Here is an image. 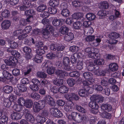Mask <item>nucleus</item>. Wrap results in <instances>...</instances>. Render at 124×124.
<instances>
[{"mask_svg":"<svg viewBox=\"0 0 124 124\" xmlns=\"http://www.w3.org/2000/svg\"><path fill=\"white\" fill-rule=\"evenodd\" d=\"M83 84L84 86H87V89L85 88L80 89L78 91V94L80 96L82 97H85L86 96L87 93L89 92L90 89H92V88H90L89 86L91 85L92 83L89 81L87 80L84 81L83 82Z\"/></svg>","mask_w":124,"mask_h":124,"instance_id":"nucleus-1","label":"nucleus"},{"mask_svg":"<svg viewBox=\"0 0 124 124\" xmlns=\"http://www.w3.org/2000/svg\"><path fill=\"white\" fill-rule=\"evenodd\" d=\"M46 105L45 100H40L35 103L33 108V111L34 112L38 113L41 109L44 108Z\"/></svg>","mask_w":124,"mask_h":124,"instance_id":"nucleus-2","label":"nucleus"},{"mask_svg":"<svg viewBox=\"0 0 124 124\" xmlns=\"http://www.w3.org/2000/svg\"><path fill=\"white\" fill-rule=\"evenodd\" d=\"M53 27L51 25L48 24L47 26L42 31L43 35L45 36V38H48L50 36V32H51L52 35L54 36L55 34L54 32Z\"/></svg>","mask_w":124,"mask_h":124,"instance_id":"nucleus-3","label":"nucleus"},{"mask_svg":"<svg viewBox=\"0 0 124 124\" xmlns=\"http://www.w3.org/2000/svg\"><path fill=\"white\" fill-rule=\"evenodd\" d=\"M63 69L66 71H70L71 69L69 66L70 60L69 58L67 57H64L63 59Z\"/></svg>","mask_w":124,"mask_h":124,"instance_id":"nucleus-4","label":"nucleus"},{"mask_svg":"<svg viewBox=\"0 0 124 124\" xmlns=\"http://www.w3.org/2000/svg\"><path fill=\"white\" fill-rule=\"evenodd\" d=\"M52 65V63L51 62L47 61L46 62H44L43 64V65L45 67H47V72L49 75H52L54 73V71L55 70V68L52 66L49 68L50 64Z\"/></svg>","mask_w":124,"mask_h":124,"instance_id":"nucleus-5","label":"nucleus"},{"mask_svg":"<svg viewBox=\"0 0 124 124\" xmlns=\"http://www.w3.org/2000/svg\"><path fill=\"white\" fill-rule=\"evenodd\" d=\"M90 99L91 101H94L96 103H100L103 101L104 98L102 96L96 94L92 95Z\"/></svg>","mask_w":124,"mask_h":124,"instance_id":"nucleus-6","label":"nucleus"},{"mask_svg":"<svg viewBox=\"0 0 124 124\" xmlns=\"http://www.w3.org/2000/svg\"><path fill=\"white\" fill-rule=\"evenodd\" d=\"M44 100L45 102L50 106L54 107L56 105L55 102L50 95H46L45 97Z\"/></svg>","mask_w":124,"mask_h":124,"instance_id":"nucleus-7","label":"nucleus"},{"mask_svg":"<svg viewBox=\"0 0 124 124\" xmlns=\"http://www.w3.org/2000/svg\"><path fill=\"white\" fill-rule=\"evenodd\" d=\"M2 73L4 78L0 77V81L4 82L6 81V79H11L12 78V75L5 70L3 71Z\"/></svg>","mask_w":124,"mask_h":124,"instance_id":"nucleus-8","label":"nucleus"},{"mask_svg":"<svg viewBox=\"0 0 124 124\" xmlns=\"http://www.w3.org/2000/svg\"><path fill=\"white\" fill-rule=\"evenodd\" d=\"M11 24V23L9 20H5L2 22L1 28L3 30H7L10 27Z\"/></svg>","mask_w":124,"mask_h":124,"instance_id":"nucleus-9","label":"nucleus"},{"mask_svg":"<svg viewBox=\"0 0 124 124\" xmlns=\"http://www.w3.org/2000/svg\"><path fill=\"white\" fill-rule=\"evenodd\" d=\"M63 22L64 20L62 19H57V18H54L53 19L52 23L55 26L60 27L62 25Z\"/></svg>","mask_w":124,"mask_h":124,"instance_id":"nucleus-10","label":"nucleus"},{"mask_svg":"<svg viewBox=\"0 0 124 124\" xmlns=\"http://www.w3.org/2000/svg\"><path fill=\"white\" fill-rule=\"evenodd\" d=\"M94 52H91L89 53L88 56L89 57L92 59H99L100 56L99 55L98 50L97 51H94Z\"/></svg>","mask_w":124,"mask_h":124,"instance_id":"nucleus-11","label":"nucleus"},{"mask_svg":"<svg viewBox=\"0 0 124 124\" xmlns=\"http://www.w3.org/2000/svg\"><path fill=\"white\" fill-rule=\"evenodd\" d=\"M22 116V115L21 113L16 112H14L11 115V119L15 120H18L20 119Z\"/></svg>","mask_w":124,"mask_h":124,"instance_id":"nucleus-12","label":"nucleus"},{"mask_svg":"<svg viewBox=\"0 0 124 124\" xmlns=\"http://www.w3.org/2000/svg\"><path fill=\"white\" fill-rule=\"evenodd\" d=\"M56 74L59 77L64 78L67 75L65 71L57 69L55 71Z\"/></svg>","mask_w":124,"mask_h":124,"instance_id":"nucleus-13","label":"nucleus"},{"mask_svg":"<svg viewBox=\"0 0 124 124\" xmlns=\"http://www.w3.org/2000/svg\"><path fill=\"white\" fill-rule=\"evenodd\" d=\"M108 66L109 69L113 72L117 70L118 68V66L117 64L115 62L110 63Z\"/></svg>","mask_w":124,"mask_h":124,"instance_id":"nucleus-14","label":"nucleus"},{"mask_svg":"<svg viewBox=\"0 0 124 124\" xmlns=\"http://www.w3.org/2000/svg\"><path fill=\"white\" fill-rule=\"evenodd\" d=\"M101 108L103 110L106 111H110L112 109L111 106L109 104H103L101 106Z\"/></svg>","mask_w":124,"mask_h":124,"instance_id":"nucleus-15","label":"nucleus"},{"mask_svg":"<svg viewBox=\"0 0 124 124\" xmlns=\"http://www.w3.org/2000/svg\"><path fill=\"white\" fill-rule=\"evenodd\" d=\"M74 37V34L72 32H70L65 35L64 39L65 40L69 41L73 40Z\"/></svg>","mask_w":124,"mask_h":124,"instance_id":"nucleus-16","label":"nucleus"},{"mask_svg":"<svg viewBox=\"0 0 124 124\" xmlns=\"http://www.w3.org/2000/svg\"><path fill=\"white\" fill-rule=\"evenodd\" d=\"M66 96L67 97V99H68L71 98L76 101L78 100L79 99V97L78 95L75 93H71L70 95L67 94Z\"/></svg>","mask_w":124,"mask_h":124,"instance_id":"nucleus-17","label":"nucleus"},{"mask_svg":"<svg viewBox=\"0 0 124 124\" xmlns=\"http://www.w3.org/2000/svg\"><path fill=\"white\" fill-rule=\"evenodd\" d=\"M53 83L55 85L58 86H60L63 84V80L62 79L57 78L54 80Z\"/></svg>","mask_w":124,"mask_h":124,"instance_id":"nucleus-18","label":"nucleus"},{"mask_svg":"<svg viewBox=\"0 0 124 124\" xmlns=\"http://www.w3.org/2000/svg\"><path fill=\"white\" fill-rule=\"evenodd\" d=\"M69 30V28L65 25L61 27L59 30L60 33L63 34L65 35L67 33Z\"/></svg>","mask_w":124,"mask_h":124,"instance_id":"nucleus-19","label":"nucleus"},{"mask_svg":"<svg viewBox=\"0 0 124 124\" xmlns=\"http://www.w3.org/2000/svg\"><path fill=\"white\" fill-rule=\"evenodd\" d=\"M100 7L102 9H107L109 7V5L108 2L106 1H103L100 2L99 3Z\"/></svg>","mask_w":124,"mask_h":124,"instance_id":"nucleus-20","label":"nucleus"},{"mask_svg":"<svg viewBox=\"0 0 124 124\" xmlns=\"http://www.w3.org/2000/svg\"><path fill=\"white\" fill-rule=\"evenodd\" d=\"M120 35L118 33L116 32H112L110 33L109 35V37L111 39H116L120 37Z\"/></svg>","mask_w":124,"mask_h":124,"instance_id":"nucleus-21","label":"nucleus"},{"mask_svg":"<svg viewBox=\"0 0 124 124\" xmlns=\"http://www.w3.org/2000/svg\"><path fill=\"white\" fill-rule=\"evenodd\" d=\"M4 91L6 93H9L13 91V88L11 86L7 85L4 86L3 88Z\"/></svg>","mask_w":124,"mask_h":124,"instance_id":"nucleus-22","label":"nucleus"},{"mask_svg":"<svg viewBox=\"0 0 124 124\" xmlns=\"http://www.w3.org/2000/svg\"><path fill=\"white\" fill-rule=\"evenodd\" d=\"M101 41V39L99 38L94 39L92 42H91L90 45L92 46H97L100 44V43Z\"/></svg>","mask_w":124,"mask_h":124,"instance_id":"nucleus-23","label":"nucleus"},{"mask_svg":"<svg viewBox=\"0 0 124 124\" xmlns=\"http://www.w3.org/2000/svg\"><path fill=\"white\" fill-rule=\"evenodd\" d=\"M8 118V116L6 115L3 116L0 119V123L1 124H7Z\"/></svg>","mask_w":124,"mask_h":124,"instance_id":"nucleus-24","label":"nucleus"},{"mask_svg":"<svg viewBox=\"0 0 124 124\" xmlns=\"http://www.w3.org/2000/svg\"><path fill=\"white\" fill-rule=\"evenodd\" d=\"M26 119L31 123H33L35 121V119L32 115L31 114H28L25 117Z\"/></svg>","mask_w":124,"mask_h":124,"instance_id":"nucleus-25","label":"nucleus"},{"mask_svg":"<svg viewBox=\"0 0 124 124\" xmlns=\"http://www.w3.org/2000/svg\"><path fill=\"white\" fill-rule=\"evenodd\" d=\"M29 97L34 100H39L40 98V95L37 93L33 92L30 94Z\"/></svg>","mask_w":124,"mask_h":124,"instance_id":"nucleus-26","label":"nucleus"},{"mask_svg":"<svg viewBox=\"0 0 124 124\" xmlns=\"http://www.w3.org/2000/svg\"><path fill=\"white\" fill-rule=\"evenodd\" d=\"M37 76L38 77L44 79L46 78L47 74L44 72L39 71L37 72Z\"/></svg>","mask_w":124,"mask_h":124,"instance_id":"nucleus-27","label":"nucleus"},{"mask_svg":"<svg viewBox=\"0 0 124 124\" xmlns=\"http://www.w3.org/2000/svg\"><path fill=\"white\" fill-rule=\"evenodd\" d=\"M106 70H103L101 69H99V70L95 71V74L98 76H104L106 73Z\"/></svg>","mask_w":124,"mask_h":124,"instance_id":"nucleus-28","label":"nucleus"},{"mask_svg":"<svg viewBox=\"0 0 124 124\" xmlns=\"http://www.w3.org/2000/svg\"><path fill=\"white\" fill-rule=\"evenodd\" d=\"M8 44L10 48L12 49H15L18 46V44L17 43L13 41H11L9 42Z\"/></svg>","mask_w":124,"mask_h":124,"instance_id":"nucleus-29","label":"nucleus"},{"mask_svg":"<svg viewBox=\"0 0 124 124\" xmlns=\"http://www.w3.org/2000/svg\"><path fill=\"white\" fill-rule=\"evenodd\" d=\"M33 104V102L31 100L28 99L25 101L24 105L27 108H30L32 107Z\"/></svg>","mask_w":124,"mask_h":124,"instance_id":"nucleus-30","label":"nucleus"},{"mask_svg":"<svg viewBox=\"0 0 124 124\" xmlns=\"http://www.w3.org/2000/svg\"><path fill=\"white\" fill-rule=\"evenodd\" d=\"M59 4V0H50L49 2V5L53 7H57Z\"/></svg>","mask_w":124,"mask_h":124,"instance_id":"nucleus-31","label":"nucleus"},{"mask_svg":"<svg viewBox=\"0 0 124 124\" xmlns=\"http://www.w3.org/2000/svg\"><path fill=\"white\" fill-rule=\"evenodd\" d=\"M35 12L32 9H29L25 11V15L27 16H33V15H34Z\"/></svg>","mask_w":124,"mask_h":124,"instance_id":"nucleus-32","label":"nucleus"},{"mask_svg":"<svg viewBox=\"0 0 124 124\" xmlns=\"http://www.w3.org/2000/svg\"><path fill=\"white\" fill-rule=\"evenodd\" d=\"M47 6L45 4L40 5L37 8V10L39 12H42L44 11L46 8Z\"/></svg>","mask_w":124,"mask_h":124,"instance_id":"nucleus-33","label":"nucleus"},{"mask_svg":"<svg viewBox=\"0 0 124 124\" xmlns=\"http://www.w3.org/2000/svg\"><path fill=\"white\" fill-rule=\"evenodd\" d=\"M83 16V13L78 12L74 13L72 15L73 18L74 19H78L82 17Z\"/></svg>","mask_w":124,"mask_h":124,"instance_id":"nucleus-34","label":"nucleus"},{"mask_svg":"<svg viewBox=\"0 0 124 124\" xmlns=\"http://www.w3.org/2000/svg\"><path fill=\"white\" fill-rule=\"evenodd\" d=\"M108 14V13L105 11L100 10L97 13L98 15L99 16L100 18H102Z\"/></svg>","mask_w":124,"mask_h":124,"instance_id":"nucleus-35","label":"nucleus"},{"mask_svg":"<svg viewBox=\"0 0 124 124\" xmlns=\"http://www.w3.org/2000/svg\"><path fill=\"white\" fill-rule=\"evenodd\" d=\"M61 14L64 17H69L70 15V11L68 9H62V10Z\"/></svg>","mask_w":124,"mask_h":124,"instance_id":"nucleus-36","label":"nucleus"},{"mask_svg":"<svg viewBox=\"0 0 124 124\" xmlns=\"http://www.w3.org/2000/svg\"><path fill=\"white\" fill-rule=\"evenodd\" d=\"M64 109L66 112H70L73 111L74 108L71 106L66 104L64 106Z\"/></svg>","mask_w":124,"mask_h":124,"instance_id":"nucleus-37","label":"nucleus"},{"mask_svg":"<svg viewBox=\"0 0 124 124\" xmlns=\"http://www.w3.org/2000/svg\"><path fill=\"white\" fill-rule=\"evenodd\" d=\"M68 88L66 87L63 86L60 87L59 88V92L60 93H67L68 91Z\"/></svg>","mask_w":124,"mask_h":124,"instance_id":"nucleus-38","label":"nucleus"},{"mask_svg":"<svg viewBox=\"0 0 124 124\" xmlns=\"http://www.w3.org/2000/svg\"><path fill=\"white\" fill-rule=\"evenodd\" d=\"M86 17L87 19L89 20L93 21L96 18V16L93 13H89L87 14Z\"/></svg>","mask_w":124,"mask_h":124,"instance_id":"nucleus-39","label":"nucleus"},{"mask_svg":"<svg viewBox=\"0 0 124 124\" xmlns=\"http://www.w3.org/2000/svg\"><path fill=\"white\" fill-rule=\"evenodd\" d=\"M1 14L3 17L5 18H7L10 16V12L8 10L5 9L1 13Z\"/></svg>","mask_w":124,"mask_h":124,"instance_id":"nucleus-40","label":"nucleus"},{"mask_svg":"<svg viewBox=\"0 0 124 124\" xmlns=\"http://www.w3.org/2000/svg\"><path fill=\"white\" fill-rule=\"evenodd\" d=\"M22 4L28 8H32L30 2L28 0H23Z\"/></svg>","mask_w":124,"mask_h":124,"instance_id":"nucleus-41","label":"nucleus"},{"mask_svg":"<svg viewBox=\"0 0 124 124\" xmlns=\"http://www.w3.org/2000/svg\"><path fill=\"white\" fill-rule=\"evenodd\" d=\"M101 116L103 118L107 119H110L111 116V114L106 112H102L101 113Z\"/></svg>","mask_w":124,"mask_h":124,"instance_id":"nucleus-42","label":"nucleus"},{"mask_svg":"<svg viewBox=\"0 0 124 124\" xmlns=\"http://www.w3.org/2000/svg\"><path fill=\"white\" fill-rule=\"evenodd\" d=\"M92 101L89 103V106L92 108H98L99 106L94 101Z\"/></svg>","mask_w":124,"mask_h":124,"instance_id":"nucleus-43","label":"nucleus"},{"mask_svg":"<svg viewBox=\"0 0 124 124\" xmlns=\"http://www.w3.org/2000/svg\"><path fill=\"white\" fill-rule=\"evenodd\" d=\"M84 118V117L82 115L79 113L74 121H76L78 123L82 122V120Z\"/></svg>","mask_w":124,"mask_h":124,"instance_id":"nucleus-44","label":"nucleus"},{"mask_svg":"<svg viewBox=\"0 0 124 124\" xmlns=\"http://www.w3.org/2000/svg\"><path fill=\"white\" fill-rule=\"evenodd\" d=\"M17 88L19 91L21 92H23L26 91L27 90L26 86L23 85H19L17 86Z\"/></svg>","mask_w":124,"mask_h":124,"instance_id":"nucleus-45","label":"nucleus"},{"mask_svg":"<svg viewBox=\"0 0 124 124\" xmlns=\"http://www.w3.org/2000/svg\"><path fill=\"white\" fill-rule=\"evenodd\" d=\"M97 51L98 50V49L93 47H88L86 48L85 50V51L86 53H90L91 52H94V51Z\"/></svg>","mask_w":124,"mask_h":124,"instance_id":"nucleus-46","label":"nucleus"},{"mask_svg":"<svg viewBox=\"0 0 124 124\" xmlns=\"http://www.w3.org/2000/svg\"><path fill=\"white\" fill-rule=\"evenodd\" d=\"M93 87L94 89L96 90L97 91L99 92L102 91L104 88L101 85H93Z\"/></svg>","mask_w":124,"mask_h":124,"instance_id":"nucleus-47","label":"nucleus"},{"mask_svg":"<svg viewBox=\"0 0 124 124\" xmlns=\"http://www.w3.org/2000/svg\"><path fill=\"white\" fill-rule=\"evenodd\" d=\"M4 106L7 107H9L11 104V102L8 99H5L4 100Z\"/></svg>","mask_w":124,"mask_h":124,"instance_id":"nucleus-48","label":"nucleus"},{"mask_svg":"<svg viewBox=\"0 0 124 124\" xmlns=\"http://www.w3.org/2000/svg\"><path fill=\"white\" fill-rule=\"evenodd\" d=\"M75 108L77 110L83 113H85L86 112V110L80 106L76 105V106Z\"/></svg>","mask_w":124,"mask_h":124,"instance_id":"nucleus-49","label":"nucleus"},{"mask_svg":"<svg viewBox=\"0 0 124 124\" xmlns=\"http://www.w3.org/2000/svg\"><path fill=\"white\" fill-rule=\"evenodd\" d=\"M43 58L41 56L37 55L34 58V61L37 63H39L41 62Z\"/></svg>","mask_w":124,"mask_h":124,"instance_id":"nucleus-50","label":"nucleus"},{"mask_svg":"<svg viewBox=\"0 0 124 124\" xmlns=\"http://www.w3.org/2000/svg\"><path fill=\"white\" fill-rule=\"evenodd\" d=\"M30 88L33 92H36L39 89L38 85L31 84L30 85Z\"/></svg>","mask_w":124,"mask_h":124,"instance_id":"nucleus-51","label":"nucleus"},{"mask_svg":"<svg viewBox=\"0 0 124 124\" xmlns=\"http://www.w3.org/2000/svg\"><path fill=\"white\" fill-rule=\"evenodd\" d=\"M96 59V60H94V63L99 65L103 64L104 63V60L102 59Z\"/></svg>","mask_w":124,"mask_h":124,"instance_id":"nucleus-52","label":"nucleus"},{"mask_svg":"<svg viewBox=\"0 0 124 124\" xmlns=\"http://www.w3.org/2000/svg\"><path fill=\"white\" fill-rule=\"evenodd\" d=\"M67 82L69 85L71 87L73 86L75 83V80L72 78L68 79Z\"/></svg>","mask_w":124,"mask_h":124,"instance_id":"nucleus-53","label":"nucleus"},{"mask_svg":"<svg viewBox=\"0 0 124 124\" xmlns=\"http://www.w3.org/2000/svg\"><path fill=\"white\" fill-rule=\"evenodd\" d=\"M82 25L81 23L79 21H77L74 23L73 24V27L75 29H80Z\"/></svg>","mask_w":124,"mask_h":124,"instance_id":"nucleus-54","label":"nucleus"},{"mask_svg":"<svg viewBox=\"0 0 124 124\" xmlns=\"http://www.w3.org/2000/svg\"><path fill=\"white\" fill-rule=\"evenodd\" d=\"M82 4V2L78 1H75L72 2L73 5L75 7H78L81 6Z\"/></svg>","mask_w":124,"mask_h":124,"instance_id":"nucleus-55","label":"nucleus"},{"mask_svg":"<svg viewBox=\"0 0 124 124\" xmlns=\"http://www.w3.org/2000/svg\"><path fill=\"white\" fill-rule=\"evenodd\" d=\"M25 101L24 98L23 97H21L19 98L18 101V104L21 106L24 105Z\"/></svg>","mask_w":124,"mask_h":124,"instance_id":"nucleus-56","label":"nucleus"},{"mask_svg":"<svg viewBox=\"0 0 124 124\" xmlns=\"http://www.w3.org/2000/svg\"><path fill=\"white\" fill-rule=\"evenodd\" d=\"M36 51L38 55L40 56L44 54L45 52V51L43 49L41 48L37 49Z\"/></svg>","mask_w":124,"mask_h":124,"instance_id":"nucleus-57","label":"nucleus"},{"mask_svg":"<svg viewBox=\"0 0 124 124\" xmlns=\"http://www.w3.org/2000/svg\"><path fill=\"white\" fill-rule=\"evenodd\" d=\"M14 109L16 111H20L22 110V107L20 105H17L16 104H15L13 106Z\"/></svg>","mask_w":124,"mask_h":124,"instance_id":"nucleus-58","label":"nucleus"},{"mask_svg":"<svg viewBox=\"0 0 124 124\" xmlns=\"http://www.w3.org/2000/svg\"><path fill=\"white\" fill-rule=\"evenodd\" d=\"M84 78L87 79H91L92 78L91 74L89 72H85L83 74Z\"/></svg>","mask_w":124,"mask_h":124,"instance_id":"nucleus-59","label":"nucleus"},{"mask_svg":"<svg viewBox=\"0 0 124 124\" xmlns=\"http://www.w3.org/2000/svg\"><path fill=\"white\" fill-rule=\"evenodd\" d=\"M95 36L94 35H89L86 38L85 40L87 42H89L90 44L91 42L93 41L94 39Z\"/></svg>","mask_w":124,"mask_h":124,"instance_id":"nucleus-60","label":"nucleus"},{"mask_svg":"<svg viewBox=\"0 0 124 124\" xmlns=\"http://www.w3.org/2000/svg\"><path fill=\"white\" fill-rule=\"evenodd\" d=\"M58 109V108H51L50 109L49 112L51 115L54 116Z\"/></svg>","mask_w":124,"mask_h":124,"instance_id":"nucleus-61","label":"nucleus"},{"mask_svg":"<svg viewBox=\"0 0 124 124\" xmlns=\"http://www.w3.org/2000/svg\"><path fill=\"white\" fill-rule=\"evenodd\" d=\"M48 12L51 14H55L57 11V9L54 8L50 7L48 8Z\"/></svg>","mask_w":124,"mask_h":124,"instance_id":"nucleus-62","label":"nucleus"},{"mask_svg":"<svg viewBox=\"0 0 124 124\" xmlns=\"http://www.w3.org/2000/svg\"><path fill=\"white\" fill-rule=\"evenodd\" d=\"M32 28L31 26H26L23 31V32L24 34L28 33L31 31Z\"/></svg>","mask_w":124,"mask_h":124,"instance_id":"nucleus-63","label":"nucleus"},{"mask_svg":"<svg viewBox=\"0 0 124 124\" xmlns=\"http://www.w3.org/2000/svg\"><path fill=\"white\" fill-rule=\"evenodd\" d=\"M79 49V47L76 46H73L70 47V50L72 52H77L78 51Z\"/></svg>","mask_w":124,"mask_h":124,"instance_id":"nucleus-64","label":"nucleus"}]
</instances>
